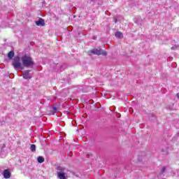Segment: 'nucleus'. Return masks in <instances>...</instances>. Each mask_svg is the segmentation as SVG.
<instances>
[{"label": "nucleus", "instance_id": "nucleus-1", "mask_svg": "<svg viewBox=\"0 0 179 179\" xmlns=\"http://www.w3.org/2000/svg\"><path fill=\"white\" fill-rule=\"evenodd\" d=\"M34 61L33 58L28 55H24L21 57L17 56L15 57L13 61V66L15 69L23 70V66L29 68L30 66H34Z\"/></svg>", "mask_w": 179, "mask_h": 179}, {"label": "nucleus", "instance_id": "nucleus-2", "mask_svg": "<svg viewBox=\"0 0 179 179\" xmlns=\"http://www.w3.org/2000/svg\"><path fill=\"white\" fill-rule=\"evenodd\" d=\"M57 169L58 170L57 172V177L59 179H67L68 176H66V173H64V170H65V169H64V167L62 166H58L57 168Z\"/></svg>", "mask_w": 179, "mask_h": 179}, {"label": "nucleus", "instance_id": "nucleus-3", "mask_svg": "<svg viewBox=\"0 0 179 179\" xmlns=\"http://www.w3.org/2000/svg\"><path fill=\"white\" fill-rule=\"evenodd\" d=\"M90 52H92V54H94L95 55H107V52H103L101 49H93L90 50Z\"/></svg>", "mask_w": 179, "mask_h": 179}, {"label": "nucleus", "instance_id": "nucleus-4", "mask_svg": "<svg viewBox=\"0 0 179 179\" xmlns=\"http://www.w3.org/2000/svg\"><path fill=\"white\" fill-rule=\"evenodd\" d=\"M30 71L26 70L22 73V76L24 79H31V76L30 75Z\"/></svg>", "mask_w": 179, "mask_h": 179}, {"label": "nucleus", "instance_id": "nucleus-5", "mask_svg": "<svg viewBox=\"0 0 179 179\" xmlns=\"http://www.w3.org/2000/svg\"><path fill=\"white\" fill-rule=\"evenodd\" d=\"M36 26H45V22L43 18H40L38 21L36 22Z\"/></svg>", "mask_w": 179, "mask_h": 179}, {"label": "nucleus", "instance_id": "nucleus-6", "mask_svg": "<svg viewBox=\"0 0 179 179\" xmlns=\"http://www.w3.org/2000/svg\"><path fill=\"white\" fill-rule=\"evenodd\" d=\"M3 177L4 178H10V172L9 171V170L8 169L4 170Z\"/></svg>", "mask_w": 179, "mask_h": 179}, {"label": "nucleus", "instance_id": "nucleus-7", "mask_svg": "<svg viewBox=\"0 0 179 179\" xmlns=\"http://www.w3.org/2000/svg\"><path fill=\"white\" fill-rule=\"evenodd\" d=\"M115 37H117V38H122V37H124V36L122 35L121 31H117L115 34Z\"/></svg>", "mask_w": 179, "mask_h": 179}, {"label": "nucleus", "instance_id": "nucleus-8", "mask_svg": "<svg viewBox=\"0 0 179 179\" xmlns=\"http://www.w3.org/2000/svg\"><path fill=\"white\" fill-rule=\"evenodd\" d=\"M8 57L9 59H12L13 57H15V52H13V51L9 52L8 54Z\"/></svg>", "mask_w": 179, "mask_h": 179}, {"label": "nucleus", "instance_id": "nucleus-9", "mask_svg": "<svg viewBox=\"0 0 179 179\" xmlns=\"http://www.w3.org/2000/svg\"><path fill=\"white\" fill-rule=\"evenodd\" d=\"M55 113H57V108L55 107V106H52L51 108V110H50V114H52V115H54L55 114Z\"/></svg>", "mask_w": 179, "mask_h": 179}, {"label": "nucleus", "instance_id": "nucleus-10", "mask_svg": "<svg viewBox=\"0 0 179 179\" xmlns=\"http://www.w3.org/2000/svg\"><path fill=\"white\" fill-rule=\"evenodd\" d=\"M37 160L39 163H44V157H38Z\"/></svg>", "mask_w": 179, "mask_h": 179}, {"label": "nucleus", "instance_id": "nucleus-11", "mask_svg": "<svg viewBox=\"0 0 179 179\" xmlns=\"http://www.w3.org/2000/svg\"><path fill=\"white\" fill-rule=\"evenodd\" d=\"M30 149L32 152H36V145L31 144L30 146Z\"/></svg>", "mask_w": 179, "mask_h": 179}, {"label": "nucleus", "instance_id": "nucleus-12", "mask_svg": "<svg viewBox=\"0 0 179 179\" xmlns=\"http://www.w3.org/2000/svg\"><path fill=\"white\" fill-rule=\"evenodd\" d=\"M165 171H166V167H163L161 171L160 176H161V174H163V173H164Z\"/></svg>", "mask_w": 179, "mask_h": 179}, {"label": "nucleus", "instance_id": "nucleus-13", "mask_svg": "<svg viewBox=\"0 0 179 179\" xmlns=\"http://www.w3.org/2000/svg\"><path fill=\"white\" fill-rule=\"evenodd\" d=\"M177 97L179 99V93L177 94Z\"/></svg>", "mask_w": 179, "mask_h": 179}, {"label": "nucleus", "instance_id": "nucleus-14", "mask_svg": "<svg viewBox=\"0 0 179 179\" xmlns=\"http://www.w3.org/2000/svg\"><path fill=\"white\" fill-rule=\"evenodd\" d=\"M133 162H134V163H138V161H135V159L133 160Z\"/></svg>", "mask_w": 179, "mask_h": 179}, {"label": "nucleus", "instance_id": "nucleus-15", "mask_svg": "<svg viewBox=\"0 0 179 179\" xmlns=\"http://www.w3.org/2000/svg\"><path fill=\"white\" fill-rule=\"evenodd\" d=\"M115 23H117V20H115Z\"/></svg>", "mask_w": 179, "mask_h": 179}, {"label": "nucleus", "instance_id": "nucleus-16", "mask_svg": "<svg viewBox=\"0 0 179 179\" xmlns=\"http://www.w3.org/2000/svg\"><path fill=\"white\" fill-rule=\"evenodd\" d=\"M91 1H94V0H91Z\"/></svg>", "mask_w": 179, "mask_h": 179}]
</instances>
